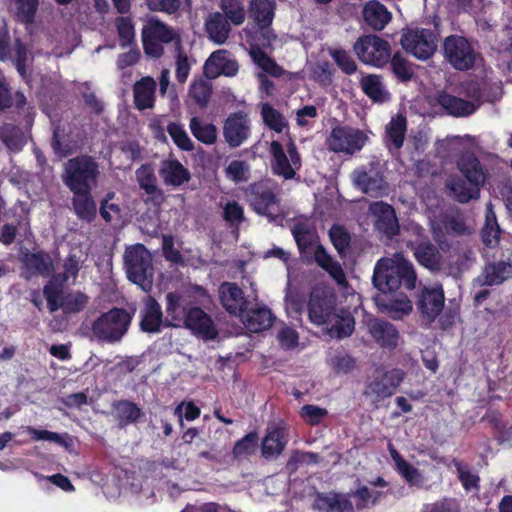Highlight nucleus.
Returning <instances> with one entry per match:
<instances>
[{"instance_id":"obj_1","label":"nucleus","mask_w":512,"mask_h":512,"mask_svg":"<svg viewBox=\"0 0 512 512\" xmlns=\"http://www.w3.org/2000/svg\"><path fill=\"white\" fill-rule=\"evenodd\" d=\"M372 282L380 292H396L400 288L411 291L416 287L417 274L413 264L396 253L376 262Z\"/></svg>"},{"instance_id":"obj_2","label":"nucleus","mask_w":512,"mask_h":512,"mask_svg":"<svg viewBox=\"0 0 512 512\" xmlns=\"http://www.w3.org/2000/svg\"><path fill=\"white\" fill-rule=\"evenodd\" d=\"M100 166L93 156L80 154L64 164L62 181L71 193L93 190L98 183Z\"/></svg>"},{"instance_id":"obj_3","label":"nucleus","mask_w":512,"mask_h":512,"mask_svg":"<svg viewBox=\"0 0 512 512\" xmlns=\"http://www.w3.org/2000/svg\"><path fill=\"white\" fill-rule=\"evenodd\" d=\"M123 261L127 279L143 291L150 292L154 280V267L152 255L146 246L137 243L126 247Z\"/></svg>"},{"instance_id":"obj_4","label":"nucleus","mask_w":512,"mask_h":512,"mask_svg":"<svg viewBox=\"0 0 512 512\" xmlns=\"http://www.w3.org/2000/svg\"><path fill=\"white\" fill-rule=\"evenodd\" d=\"M144 53L152 58H161L164 54V44L172 43L175 48H180L181 35L168 24L150 19L141 32Z\"/></svg>"},{"instance_id":"obj_5","label":"nucleus","mask_w":512,"mask_h":512,"mask_svg":"<svg viewBox=\"0 0 512 512\" xmlns=\"http://www.w3.org/2000/svg\"><path fill=\"white\" fill-rule=\"evenodd\" d=\"M277 184L269 178L251 183L245 189L250 207L261 216L274 220L279 212L280 198L277 195Z\"/></svg>"},{"instance_id":"obj_6","label":"nucleus","mask_w":512,"mask_h":512,"mask_svg":"<svg viewBox=\"0 0 512 512\" xmlns=\"http://www.w3.org/2000/svg\"><path fill=\"white\" fill-rule=\"evenodd\" d=\"M132 317L124 308L113 307L92 323V333L99 340L115 343L127 333Z\"/></svg>"},{"instance_id":"obj_7","label":"nucleus","mask_w":512,"mask_h":512,"mask_svg":"<svg viewBox=\"0 0 512 512\" xmlns=\"http://www.w3.org/2000/svg\"><path fill=\"white\" fill-rule=\"evenodd\" d=\"M443 56L449 65L461 72L474 69L481 54L475 50L469 40L460 35H449L443 41Z\"/></svg>"},{"instance_id":"obj_8","label":"nucleus","mask_w":512,"mask_h":512,"mask_svg":"<svg viewBox=\"0 0 512 512\" xmlns=\"http://www.w3.org/2000/svg\"><path fill=\"white\" fill-rule=\"evenodd\" d=\"M439 34L436 30L422 27H406L402 30V48L419 60L431 58L438 46Z\"/></svg>"},{"instance_id":"obj_9","label":"nucleus","mask_w":512,"mask_h":512,"mask_svg":"<svg viewBox=\"0 0 512 512\" xmlns=\"http://www.w3.org/2000/svg\"><path fill=\"white\" fill-rule=\"evenodd\" d=\"M353 50L362 63L377 68L388 64L392 52L389 42L376 34L360 36L354 43Z\"/></svg>"},{"instance_id":"obj_10","label":"nucleus","mask_w":512,"mask_h":512,"mask_svg":"<svg viewBox=\"0 0 512 512\" xmlns=\"http://www.w3.org/2000/svg\"><path fill=\"white\" fill-rule=\"evenodd\" d=\"M252 38L254 43L250 44L249 54L253 62L269 75L279 77L282 74V68L264 51V48L271 47L276 40L271 26L257 25Z\"/></svg>"},{"instance_id":"obj_11","label":"nucleus","mask_w":512,"mask_h":512,"mask_svg":"<svg viewBox=\"0 0 512 512\" xmlns=\"http://www.w3.org/2000/svg\"><path fill=\"white\" fill-rule=\"evenodd\" d=\"M353 181L357 188L371 197H381L388 189L383 166L379 161H370L356 168L353 171Z\"/></svg>"},{"instance_id":"obj_12","label":"nucleus","mask_w":512,"mask_h":512,"mask_svg":"<svg viewBox=\"0 0 512 512\" xmlns=\"http://www.w3.org/2000/svg\"><path fill=\"white\" fill-rule=\"evenodd\" d=\"M368 140L367 135L358 128L337 125L332 128L326 144L330 151L353 155L360 151Z\"/></svg>"},{"instance_id":"obj_13","label":"nucleus","mask_w":512,"mask_h":512,"mask_svg":"<svg viewBox=\"0 0 512 512\" xmlns=\"http://www.w3.org/2000/svg\"><path fill=\"white\" fill-rule=\"evenodd\" d=\"M406 377V372L400 368L384 371L366 384L363 394L371 397L375 407L387 398H390L399 388Z\"/></svg>"},{"instance_id":"obj_14","label":"nucleus","mask_w":512,"mask_h":512,"mask_svg":"<svg viewBox=\"0 0 512 512\" xmlns=\"http://www.w3.org/2000/svg\"><path fill=\"white\" fill-rule=\"evenodd\" d=\"M21 277L27 281L33 277H49L55 272V264L51 255L45 250H22L19 255Z\"/></svg>"},{"instance_id":"obj_15","label":"nucleus","mask_w":512,"mask_h":512,"mask_svg":"<svg viewBox=\"0 0 512 512\" xmlns=\"http://www.w3.org/2000/svg\"><path fill=\"white\" fill-rule=\"evenodd\" d=\"M307 307L310 321L316 325H324L335 316V295L324 288L314 287Z\"/></svg>"},{"instance_id":"obj_16","label":"nucleus","mask_w":512,"mask_h":512,"mask_svg":"<svg viewBox=\"0 0 512 512\" xmlns=\"http://www.w3.org/2000/svg\"><path fill=\"white\" fill-rule=\"evenodd\" d=\"M223 137L227 145L240 147L251 137V121L244 111L230 113L223 123Z\"/></svg>"},{"instance_id":"obj_17","label":"nucleus","mask_w":512,"mask_h":512,"mask_svg":"<svg viewBox=\"0 0 512 512\" xmlns=\"http://www.w3.org/2000/svg\"><path fill=\"white\" fill-rule=\"evenodd\" d=\"M415 304L422 320L431 325L444 309L445 294L442 286L423 287Z\"/></svg>"},{"instance_id":"obj_18","label":"nucleus","mask_w":512,"mask_h":512,"mask_svg":"<svg viewBox=\"0 0 512 512\" xmlns=\"http://www.w3.org/2000/svg\"><path fill=\"white\" fill-rule=\"evenodd\" d=\"M182 327L205 341L215 340L219 335L212 317L196 304L187 311Z\"/></svg>"},{"instance_id":"obj_19","label":"nucleus","mask_w":512,"mask_h":512,"mask_svg":"<svg viewBox=\"0 0 512 512\" xmlns=\"http://www.w3.org/2000/svg\"><path fill=\"white\" fill-rule=\"evenodd\" d=\"M379 311L393 320H402L411 314L413 305L405 293L380 292L374 297Z\"/></svg>"},{"instance_id":"obj_20","label":"nucleus","mask_w":512,"mask_h":512,"mask_svg":"<svg viewBox=\"0 0 512 512\" xmlns=\"http://www.w3.org/2000/svg\"><path fill=\"white\" fill-rule=\"evenodd\" d=\"M165 328H182L187 311L195 304L180 292H168L165 295Z\"/></svg>"},{"instance_id":"obj_21","label":"nucleus","mask_w":512,"mask_h":512,"mask_svg":"<svg viewBox=\"0 0 512 512\" xmlns=\"http://www.w3.org/2000/svg\"><path fill=\"white\" fill-rule=\"evenodd\" d=\"M238 71V62L227 50L212 52L204 64V74L208 79H215L220 75L233 77Z\"/></svg>"},{"instance_id":"obj_22","label":"nucleus","mask_w":512,"mask_h":512,"mask_svg":"<svg viewBox=\"0 0 512 512\" xmlns=\"http://www.w3.org/2000/svg\"><path fill=\"white\" fill-rule=\"evenodd\" d=\"M219 298L225 310L234 316H243L247 311L248 301L243 290L234 282H223L219 287Z\"/></svg>"},{"instance_id":"obj_23","label":"nucleus","mask_w":512,"mask_h":512,"mask_svg":"<svg viewBox=\"0 0 512 512\" xmlns=\"http://www.w3.org/2000/svg\"><path fill=\"white\" fill-rule=\"evenodd\" d=\"M312 507L318 512H355L349 495L335 491L317 492Z\"/></svg>"},{"instance_id":"obj_24","label":"nucleus","mask_w":512,"mask_h":512,"mask_svg":"<svg viewBox=\"0 0 512 512\" xmlns=\"http://www.w3.org/2000/svg\"><path fill=\"white\" fill-rule=\"evenodd\" d=\"M372 211L376 216L375 228L379 233L389 239L399 234L400 226L392 205L382 201L376 202L372 206Z\"/></svg>"},{"instance_id":"obj_25","label":"nucleus","mask_w":512,"mask_h":512,"mask_svg":"<svg viewBox=\"0 0 512 512\" xmlns=\"http://www.w3.org/2000/svg\"><path fill=\"white\" fill-rule=\"evenodd\" d=\"M417 262L430 272H438L443 264V256L438 247L429 239H422L412 245Z\"/></svg>"},{"instance_id":"obj_26","label":"nucleus","mask_w":512,"mask_h":512,"mask_svg":"<svg viewBox=\"0 0 512 512\" xmlns=\"http://www.w3.org/2000/svg\"><path fill=\"white\" fill-rule=\"evenodd\" d=\"M512 277V261L499 260L487 262L477 281L481 286H497Z\"/></svg>"},{"instance_id":"obj_27","label":"nucleus","mask_w":512,"mask_h":512,"mask_svg":"<svg viewBox=\"0 0 512 512\" xmlns=\"http://www.w3.org/2000/svg\"><path fill=\"white\" fill-rule=\"evenodd\" d=\"M299 253L302 258L312 259V252L320 244L317 231L307 223L297 222L291 228Z\"/></svg>"},{"instance_id":"obj_28","label":"nucleus","mask_w":512,"mask_h":512,"mask_svg":"<svg viewBox=\"0 0 512 512\" xmlns=\"http://www.w3.org/2000/svg\"><path fill=\"white\" fill-rule=\"evenodd\" d=\"M139 326L141 331L146 333H159L161 328L165 327L161 305L154 297L149 296L145 300Z\"/></svg>"},{"instance_id":"obj_29","label":"nucleus","mask_w":512,"mask_h":512,"mask_svg":"<svg viewBox=\"0 0 512 512\" xmlns=\"http://www.w3.org/2000/svg\"><path fill=\"white\" fill-rule=\"evenodd\" d=\"M112 414L120 429L136 424L144 416L141 407L127 399L115 400L111 404Z\"/></svg>"},{"instance_id":"obj_30","label":"nucleus","mask_w":512,"mask_h":512,"mask_svg":"<svg viewBox=\"0 0 512 512\" xmlns=\"http://www.w3.org/2000/svg\"><path fill=\"white\" fill-rule=\"evenodd\" d=\"M437 102L448 115L456 118L471 116L479 109V105L474 102L446 92L438 95Z\"/></svg>"},{"instance_id":"obj_31","label":"nucleus","mask_w":512,"mask_h":512,"mask_svg":"<svg viewBox=\"0 0 512 512\" xmlns=\"http://www.w3.org/2000/svg\"><path fill=\"white\" fill-rule=\"evenodd\" d=\"M72 209L76 217L86 223H92L97 217V204L92 190H80L72 193Z\"/></svg>"},{"instance_id":"obj_32","label":"nucleus","mask_w":512,"mask_h":512,"mask_svg":"<svg viewBox=\"0 0 512 512\" xmlns=\"http://www.w3.org/2000/svg\"><path fill=\"white\" fill-rule=\"evenodd\" d=\"M369 333L373 339L383 348L395 349L398 345L399 332L388 321L374 319L369 322Z\"/></svg>"},{"instance_id":"obj_33","label":"nucleus","mask_w":512,"mask_h":512,"mask_svg":"<svg viewBox=\"0 0 512 512\" xmlns=\"http://www.w3.org/2000/svg\"><path fill=\"white\" fill-rule=\"evenodd\" d=\"M364 22L373 31H382L391 21L392 14L387 7L377 0L368 1L362 11Z\"/></svg>"},{"instance_id":"obj_34","label":"nucleus","mask_w":512,"mask_h":512,"mask_svg":"<svg viewBox=\"0 0 512 512\" xmlns=\"http://www.w3.org/2000/svg\"><path fill=\"white\" fill-rule=\"evenodd\" d=\"M457 169L468 182L480 188L484 186L486 174L481 161L474 154L462 155L457 160Z\"/></svg>"},{"instance_id":"obj_35","label":"nucleus","mask_w":512,"mask_h":512,"mask_svg":"<svg viewBox=\"0 0 512 512\" xmlns=\"http://www.w3.org/2000/svg\"><path fill=\"white\" fill-rule=\"evenodd\" d=\"M446 188L449 190V196L462 204L480 197L481 188L458 175L447 180Z\"/></svg>"},{"instance_id":"obj_36","label":"nucleus","mask_w":512,"mask_h":512,"mask_svg":"<svg viewBox=\"0 0 512 512\" xmlns=\"http://www.w3.org/2000/svg\"><path fill=\"white\" fill-rule=\"evenodd\" d=\"M312 253V258L317 265L326 271L338 285L344 286L347 284L346 275L341 264L332 258L322 244L316 245Z\"/></svg>"},{"instance_id":"obj_37","label":"nucleus","mask_w":512,"mask_h":512,"mask_svg":"<svg viewBox=\"0 0 512 512\" xmlns=\"http://www.w3.org/2000/svg\"><path fill=\"white\" fill-rule=\"evenodd\" d=\"M240 317L245 327L253 333L269 329L275 321V315L266 306L247 309L246 314Z\"/></svg>"},{"instance_id":"obj_38","label":"nucleus","mask_w":512,"mask_h":512,"mask_svg":"<svg viewBox=\"0 0 512 512\" xmlns=\"http://www.w3.org/2000/svg\"><path fill=\"white\" fill-rule=\"evenodd\" d=\"M269 152L271 155L272 173L285 180L293 179L296 175V169L290 163L282 144L279 141L273 140L270 143Z\"/></svg>"},{"instance_id":"obj_39","label":"nucleus","mask_w":512,"mask_h":512,"mask_svg":"<svg viewBox=\"0 0 512 512\" xmlns=\"http://www.w3.org/2000/svg\"><path fill=\"white\" fill-rule=\"evenodd\" d=\"M159 175L167 186L179 187L191 179L190 171L174 159L162 162Z\"/></svg>"},{"instance_id":"obj_40","label":"nucleus","mask_w":512,"mask_h":512,"mask_svg":"<svg viewBox=\"0 0 512 512\" xmlns=\"http://www.w3.org/2000/svg\"><path fill=\"white\" fill-rule=\"evenodd\" d=\"M205 31L210 40L221 45L229 38L231 23L221 12H213L205 20Z\"/></svg>"},{"instance_id":"obj_41","label":"nucleus","mask_w":512,"mask_h":512,"mask_svg":"<svg viewBox=\"0 0 512 512\" xmlns=\"http://www.w3.org/2000/svg\"><path fill=\"white\" fill-rule=\"evenodd\" d=\"M407 131V120L405 116L399 114L392 117L385 127L384 143L390 150H400L403 147Z\"/></svg>"},{"instance_id":"obj_42","label":"nucleus","mask_w":512,"mask_h":512,"mask_svg":"<svg viewBox=\"0 0 512 512\" xmlns=\"http://www.w3.org/2000/svg\"><path fill=\"white\" fill-rule=\"evenodd\" d=\"M363 93L374 103H384L390 99V93L385 88L382 76L367 74L359 81Z\"/></svg>"},{"instance_id":"obj_43","label":"nucleus","mask_w":512,"mask_h":512,"mask_svg":"<svg viewBox=\"0 0 512 512\" xmlns=\"http://www.w3.org/2000/svg\"><path fill=\"white\" fill-rule=\"evenodd\" d=\"M156 82L152 77H143L134 84V103L138 110L152 108L155 102Z\"/></svg>"},{"instance_id":"obj_44","label":"nucleus","mask_w":512,"mask_h":512,"mask_svg":"<svg viewBox=\"0 0 512 512\" xmlns=\"http://www.w3.org/2000/svg\"><path fill=\"white\" fill-rule=\"evenodd\" d=\"M287 445L285 432L280 427L268 429L261 443V453L266 459L280 455Z\"/></svg>"},{"instance_id":"obj_45","label":"nucleus","mask_w":512,"mask_h":512,"mask_svg":"<svg viewBox=\"0 0 512 512\" xmlns=\"http://www.w3.org/2000/svg\"><path fill=\"white\" fill-rule=\"evenodd\" d=\"M501 229L491 203L485 210V224L481 230V239L486 247L493 248L499 244Z\"/></svg>"},{"instance_id":"obj_46","label":"nucleus","mask_w":512,"mask_h":512,"mask_svg":"<svg viewBox=\"0 0 512 512\" xmlns=\"http://www.w3.org/2000/svg\"><path fill=\"white\" fill-rule=\"evenodd\" d=\"M276 3L274 0H251L249 16L256 25L271 26L275 15Z\"/></svg>"},{"instance_id":"obj_47","label":"nucleus","mask_w":512,"mask_h":512,"mask_svg":"<svg viewBox=\"0 0 512 512\" xmlns=\"http://www.w3.org/2000/svg\"><path fill=\"white\" fill-rule=\"evenodd\" d=\"M441 223L446 233L450 236L459 237L470 234V229L466 224V217L459 209L444 213L441 217Z\"/></svg>"},{"instance_id":"obj_48","label":"nucleus","mask_w":512,"mask_h":512,"mask_svg":"<svg viewBox=\"0 0 512 512\" xmlns=\"http://www.w3.org/2000/svg\"><path fill=\"white\" fill-rule=\"evenodd\" d=\"M0 140L12 152L21 151L27 142L24 131L11 123H5L0 127Z\"/></svg>"},{"instance_id":"obj_49","label":"nucleus","mask_w":512,"mask_h":512,"mask_svg":"<svg viewBox=\"0 0 512 512\" xmlns=\"http://www.w3.org/2000/svg\"><path fill=\"white\" fill-rule=\"evenodd\" d=\"M451 465L456 469L458 480L466 492L480 490V476L478 473L473 472L467 463L453 458Z\"/></svg>"},{"instance_id":"obj_50","label":"nucleus","mask_w":512,"mask_h":512,"mask_svg":"<svg viewBox=\"0 0 512 512\" xmlns=\"http://www.w3.org/2000/svg\"><path fill=\"white\" fill-rule=\"evenodd\" d=\"M259 435L256 431H250L244 437L237 440L232 448V458L236 461L249 459L255 454L259 445Z\"/></svg>"},{"instance_id":"obj_51","label":"nucleus","mask_w":512,"mask_h":512,"mask_svg":"<svg viewBox=\"0 0 512 512\" xmlns=\"http://www.w3.org/2000/svg\"><path fill=\"white\" fill-rule=\"evenodd\" d=\"M388 63H390L391 72L399 82L407 83L414 77L412 64L400 51H396L393 55L391 54Z\"/></svg>"},{"instance_id":"obj_52","label":"nucleus","mask_w":512,"mask_h":512,"mask_svg":"<svg viewBox=\"0 0 512 512\" xmlns=\"http://www.w3.org/2000/svg\"><path fill=\"white\" fill-rule=\"evenodd\" d=\"M192 135L205 145H212L217 140V129L212 123L204 124L202 121L193 117L189 124Z\"/></svg>"},{"instance_id":"obj_53","label":"nucleus","mask_w":512,"mask_h":512,"mask_svg":"<svg viewBox=\"0 0 512 512\" xmlns=\"http://www.w3.org/2000/svg\"><path fill=\"white\" fill-rule=\"evenodd\" d=\"M25 430L34 441H50L66 449L72 445V440L68 433L59 434L45 429H37L33 426H26Z\"/></svg>"},{"instance_id":"obj_54","label":"nucleus","mask_w":512,"mask_h":512,"mask_svg":"<svg viewBox=\"0 0 512 512\" xmlns=\"http://www.w3.org/2000/svg\"><path fill=\"white\" fill-rule=\"evenodd\" d=\"M219 7L231 24L240 26L244 23L246 10L242 0H221Z\"/></svg>"},{"instance_id":"obj_55","label":"nucleus","mask_w":512,"mask_h":512,"mask_svg":"<svg viewBox=\"0 0 512 512\" xmlns=\"http://www.w3.org/2000/svg\"><path fill=\"white\" fill-rule=\"evenodd\" d=\"M261 116L264 124L276 133H282L288 127V122L284 115L269 103L262 105Z\"/></svg>"},{"instance_id":"obj_56","label":"nucleus","mask_w":512,"mask_h":512,"mask_svg":"<svg viewBox=\"0 0 512 512\" xmlns=\"http://www.w3.org/2000/svg\"><path fill=\"white\" fill-rule=\"evenodd\" d=\"M329 238L338 254L341 257L345 256L351 243V236L347 229L342 225L334 224L329 229Z\"/></svg>"},{"instance_id":"obj_57","label":"nucleus","mask_w":512,"mask_h":512,"mask_svg":"<svg viewBox=\"0 0 512 512\" xmlns=\"http://www.w3.org/2000/svg\"><path fill=\"white\" fill-rule=\"evenodd\" d=\"M212 94V85L203 79L194 81L189 88V96L201 109L207 107Z\"/></svg>"},{"instance_id":"obj_58","label":"nucleus","mask_w":512,"mask_h":512,"mask_svg":"<svg viewBox=\"0 0 512 512\" xmlns=\"http://www.w3.org/2000/svg\"><path fill=\"white\" fill-rule=\"evenodd\" d=\"M13 2L17 7V21L26 25L33 24L38 11L39 0H13Z\"/></svg>"},{"instance_id":"obj_59","label":"nucleus","mask_w":512,"mask_h":512,"mask_svg":"<svg viewBox=\"0 0 512 512\" xmlns=\"http://www.w3.org/2000/svg\"><path fill=\"white\" fill-rule=\"evenodd\" d=\"M62 297L64 301V314L79 313L83 311L89 303V297L81 291L69 292Z\"/></svg>"},{"instance_id":"obj_60","label":"nucleus","mask_w":512,"mask_h":512,"mask_svg":"<svg viewBox=\"0 0 512 512\" xmlns=\"http://www.w3.org/2000/svg\"><path fill=\"white\" fill-rule=\"evenodd\" d=\"M335 322L330 328V332L338 339L350 336L354 331L355 321L351 314L337 315L332 318Z\"/></svg>"},{"instance_id":"obj_61","label":"nucleus","mask_w":512,"mask_h":512,"mask_svg":"<svg viewBox=\"0 0 512 512\" xmlns=\"http://www.w3.org/2000/svg\"><path fill=\"white\" fill-rule=\"evenodd\" d=\"M167 132L175 145L183 151H192L194 145L183 126L177 122H170L167 125Z\"/></svg>"},{"instance_id":"obj_62","label":"nucleus","mask_w":512,"mask_h":512,"mask_svg":"<svg viewBox=\"0 0 512 512\" xmlns=\"http://www.w3.org/2000/svg\"><path fill=\"white\" fill-rule=\"evenodd\" d=\"M115 26L119 36V43L122 47L131 45L134 41V24L130 17L119 16L115 20Z\"/></svg>"},{"instance_id":"obj_63","label":"nucleus","mask_w":512,"mask_h":512,"mask_svg":"<svg viewBox=\"0 0 512 512\" xmlns=\"http://www.w3.org/2000/svg\"><path fill=\"white\" fill-rule=\"evenodd\" d=\"M51 147L54 154L59 158H64L73 153V148L70 141L67 139L64 130L56 127L53 130L51 139Z\"/></svg>"},{"instance_id":"obj_64","label":"nucleus","mask_w":512,"mask_h":512,"mask_svg":"<svg viewBox=\"0 0 512 512\" xmlns=\"http://www.w3.org/2000/svg\"><path fill=\"white\" fill-rule=\"evenodd\" d=\"M329 54L343 73L352 75L357 71L355 60L346 50L341 48L331 49Z\"/></svg>"}]
</instances>
